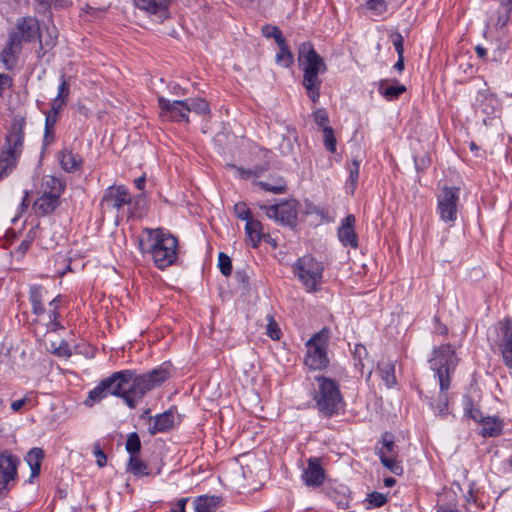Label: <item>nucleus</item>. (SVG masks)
I'll use <instances>...</instances> for the list:
<instances>
[{"mask_svg": "<svg viewBox=\"0 0 512 512\" xmlns=\"http://www.w3.org/2000/svg\"><path fill=\"white\" fill-rule=\"evenodd\" d=\"M459 360L455 348L450 343L441 344L432 350V356L428 362L434 372V377L438 380L439 395L436 401H428V403L438 415L446 416L448 414V390Z\"/></svg>", "mask_w": 512, "mask_h": 512, "instance_id": "nucleus-1", "label": "nucleus"}, {"mask_svg": "<svg viewBox=\"0 0 512 512\" xmlns=\"http://www.w3.org/2000/svg\"><path fill=\"white\" fill-rule=\"evenodd\" d=\"M138 249L148 257L159 270H165L178 260L179 242L168 230L158 227L142 229L138 238Z\"/></svg>", "mask_w": 512, "mask_h": 512, "instance_id": "nucleus-2", "label": "nucleus"}, {"mask_svg": "<svg viewBox=\"0 0 512 512\" xmlns=\"http://www.w3.org/2000/svg\"><path fill=\"white\" fill-rule=\"evenodd\" d=\"M35 40H39L38 57H42L45 52L43 51L38 19L33 16L18 18L15 25L9 30L5 47L0 53V60L5 69L9 71L15 69L22 51V45Z\"/></svg>", "mask_w": 512, "mask_h": 512, "instance_id": "nucleus-3", "label": "nucleus"}, {"mask_svg": "<svg viewBox=\"0 0 512 512\" xmlns=\"http://www.w3.org/2000/svg\"><path fill=\"white\" fill-rule=\"evenodd\" d=\"M119 373H126L125 381L122 383V399L126 405L134 409L139 400H141L147 392L160 386L165 382L170 373L166 368L158 367L144 374H137L133 370H122Z\"/></svg>", "mask_w": 512, "mask_h": 512, "instance_id": "nucleus-4", "label": "nucleus"}, {"mask_svg": "<svg viewBox=\"0 0 512 512\" xmlns=\"http://www.w3.org/2000/svg\"><path fill=\"white\" fill-rule=\"evenodd\" d=\"M298 61L303 71L302 85L306 90L307 96L315 104L320 98L322 84L319 74L326 72L327 65L310 42H303L299 46Z\"/></svg>", "mask_w": 512, "mask_h": 512, "instance_id": "nucleus-5", "label": "nucleus"}, {"mask_svg": "<svg viewBox=\"0 0 512 512\" xmlns=\"http://www.w3.org/2000/svg\"><path fill=\"white\" fill-rule=\"evenodd\" d=\"M25 119L15 116L0 149V181L8 177L17 167L23 152Z\"/></svg>", "mask_w": 512, "mask_h": 512, "instance_id": "nucleus-6", "label": "nucleus"}, {"mask_svg": "<svg viewBox=\"0 0 512 512\" xmlns=\"http://www.w3.org/2000/svg\"><path fill=\"white\" fill-rule=\"evenodd\" d=\"M318 390L313 399L316 407L325 416L339 413L342 408V397L335 380L323 376H317Z\"/></svg>", "mask_w": 512, "mask_h": 512, "instance_id": "nucleus-7", "label": "nucleus"}, {"mask_svg": "<svg viewBox=\"0 0 512 512\" xmlns=\"http://www.w3.org/2000/svg\"><path fill=\"white\" fill-rule=\"evenodd\" d=\"M125 375L127 374L117 371L109 377L102 379L96 387L88 392L87 398L83 402L84 405L91 408L109 395L122 398L123 390L121 385L125 381Z\"/></svg>", "mask_w": 512, "mask_h": 512, "instance_id": "nucleus-8", "label": "nucleus"}, {"mask_svg": "<svg viewBox=\"0 0 512 512\" xmlns=\"http://www.w3.org/2000/svg\"><path fill=\"white\" fill-rule=\"evenodd\" d=\"M460 188L455 186H444L436 195L437 214L441 221L454 226L458 216Z\"/></svg>", "mask_w": 512, "mask_h": 512, "instance_id": "nucleus-9", "label": "nucleus"}, {"mask_svg": "<svg viewBox=\"0 0 512 512\" xmlns=\"http://www.w3.org/2000/svg\"><path fill=\"white\" fill-rule=\"evenodd\" d=\"M294 273L309 292L316 291L322 280L323 266L311 255H304L294 265Z\"/></svg>", "mask_w": 512, "mask_h": 512, "instance_id": "nucleus-10", "label": "nucleus"}, {"mask_svg": "<svg viewBox=\"0 0 512 512\" xmlns=\"http://www.w3.org/2000/svg\"><path fill=\"white\" fill-rule=\"evenodd\" d=\"M20 458L9 450L0 452V500L8 496L18 478Z\"/></svg>", "mask_w": 512, "mask_h": 512, "instance_id": "nucleus-11", "label": "nucleus"}, {"mask_svg": "<svg viewBox=\"0 0 512 512\" xmlns=\"http://www.w3.org/2000/svg\"><path fill=\"white\" fill-rule=\"evenodd\" d=\"M307 354L305 365L311 370H321L328 366L327 339L321 332L316 333L306 342Z\"/></svg>", "mask_w": 512, "mask_h": 512, "instance_id": "nucleus-12", "label": "nucleus"}, {"mask_svg": "<svg viewBox=\"0 0 512 512\" xmlns=\"http://www.w3.org/2000/svg\"><path fill=\"white\" fill-rule=\"evenodd\" d=\"M132 201L128 189L124 185H112L105 189L100 201V207L103 212L117 210L119 211L125 205Z\"/></svg>", "mask_w": 512, "mask_h": 512, "instance_id": "nucleus-13", "label": "nucleus"}, {"mask_svg": "<svg viewBox=\"0 0 512 512\" xmlns=\"http://www.w3.org/2000/svg\"><path fill=\"white\" fill-rule=\"evenodd\" d=\"M162 115L173 122H188L189 109L185 100L170 101L163 96L158 97Z\"/></svg>", "mask_w": 512, "mask_h": 512, "instance_id": "nucleus-14", "label": "nucleus"}, {"mask_svg": "<svg viewBox=\"0 0 512 512\" xmlns=\"http://www.w3.org/2000/svg\"><path fill=\"white\" fill-rule=\"evenodd\" d=\"M259 207L265 212L268 218L273 219L276 222L284 225H294L296 223V210L291 204L287 202L271 206L260 205Z\"/></svg>", "mask_w": 512, "mask_h": 512, "instance_id": "nucleus-15", "label": "nucleus"}, {"mask_svg": "<svg viewBox=\"0 0 512 512\" xmlns=\"http://www.w3.org/2000/svg\"><path fill=\"white\" fill-rule=\"evenodd\" d=\"M302 479L307 486L319 487L325 480V471L319 458H310L304 469Z\"/></svg>", "mask_w": 512, "mask_h": 512, "instance_id": "nucleus-16", "label": "nucleus"}, {"mask_svg": "<svg viewBox=\"0 0 512 512\" xmlns=\"http://www.w3.org/2000/svg\"><path fill=\"white\" fill-rule=\"evenodd\" d=\"M354 368H358L361 376L368 381L374 369V361L368 356L365 346L357 344L354 347Z\"/></svg>", "mask_w": 512, "mask_h": 512, "instance_id": "nucleus-17", "label": "nucleus"}, {"mask_svg": "<svg viewBox=\"0 0 512 512\" xmlns=\"http://www.w3.org/2000/svg\"><path fill=\"white\" fill-rule=\"evenodd\" d=\"M502 337L499 342L505 365L512 369V321L507 320L501 326Z\"/></svg>", "mask_w": 512, "mask_h": 512, "instance_id": "nucleus-18", "label": "nucleus"}, {"mask_svg": "<svg viewBox=\"0 0 512 512\" xmlns=\"http://www.w3.org/2000/svg\"><path fill=\"white\" fill-rule=\"evenodd\" d=\"M405 91V85L400 84L396 79H382L378 85L379 94L388 101L397 100Z\"/></svg>", "mask_w": 512, "mask_h": 512, "instance_id": "nucleus-19", "label": "nucleus"}, {"mask_svg": "<svg viewBox=\"0 0 512 512\" xmlns=\"http://www.w3.org/2000/svg\"><path fill=\"white\" fill-rule=\"evenodd\" d=\"M376 454L381 457H399V448L395 443V436L391 432H384L376 446Z\"/></svg>", "mask_w": 512, "mask_h": 512, "instance_id": "nucleus-20", "label": "nucleus"}, {"mask_svg": "<svg viewBox=\"0 0 512 512\" xmlns=\"http://www.w3.org/2000/svg\"><path fill=\"white\" fill-rule=\"evenodd\" d=\"M58 161L61 168L67 173L80 170L83 164V158L68 148H64L58 153Z\"/></svg>", "mask_w": 512, "mask_h": 512, "instance_id": "nucleus-21", "label": "nucleus"}, {"mask_svg": "<svg viewBox=\"0 0 512 512\" xmlns=\"http://www.w3.org/2000/svg\"><path fill=\"white\" fill-rule=\"evenodd\" d=\"M152 419L153 423L148 427L151 435L167 432L174 425V413L171 409L154 416Z\"/></svg>", "mask_w": 512, "mask_h": 512, "instance_id": "nucleus-22", "label": "nucleus"}, {"mask_svg": "<svg viewBox=\"0 0 512 512\" xmlns=\"http://www.w3.org/2000/svg\"><path fill=\"white\" fill-rule=\"evenodd\" d=\"M480 424L482 428L479 434L484 437H497L503 432L504 422L498 416L481 417Z\"/></svg>", "mask_w": 512, "mask_h": 512, "instance_id": "nucleus-23", "label": "nucleus"}, {"mask_svg": "<svg viewBox=\"0 0 512 512\" xmlns=\"http://www.w3.org/2000/svg\"><path fill=\"white\" fill-rule=\"evenodd\" d=\"M47 290L38 284L31 285L29 288V302L32 306V313L36 316H41L45 313L46 309L44 306L45 296Z\"/></svg>", "mask_w": 512, "mask_h": 512, "instance_id": "nucleus-24", "label": "nucleus"}, {"mask_svg": "<svg viewBox=\"0 0 512 512\" xmlns=\"http://www.w3.org/2000/svg\"><path fill=\"white\" fill-rule=\"evenodd\" d=\"M60 205V197L54 194H43L34 202V210L39 215H49Z\"/></svg>", "mask_w": 512, "mask_h": 512, "instance_id": "nucleus-25", "label": "nucleus"}, {"mask_svg": "<svg viewBox=\"0 0 512 512\" xmlns=\"http://www.w3.org/2000/svg\"><path fill=\"white\" fill-rule=\"evenodd\" d=\"M134 5L150 14L157 15L161 19L168 18V7L164 2L157 0H133Z\"/></svg>", "mask_w": 512, "mask_h": 512, "instance_id": "nucleus-26", "label": "nucleus"}, {"mask_svg": "<svg viewBox=\"0 0 512 512\" xmlns=\"http://www.w3.org/2000/svg\"><path fill=\"white\" fill-rule=\"evenodd\" d=\"M221 503V496L200 495L194 500V509L195 512H216Z\"/></svg>", "mask_w": 512, "mask_h": 512, "instance_id": "nucleus-27", "label": "nucleus"}, {"mask_svg": "<svg viewBox=\"0 0 512 512\" xmlns=\"http://www.w3.org/2000/svg\"><path fill=\"white\" fill-rule=\"evenodd\" d=\"M61 301L62 295L59 294L49 302L51 309L49 312V322L47 323L48 331L55 332L63 329V325L60 322L61 314L59 311Z\"/></svg>", "mask_w": 512, "mask_h": 512, "instance_id": "nucleus-28", "label": "nucleus"}, {"mask_svg": "<svg viewBox=\"0 0 512 512\" xmlns=\"http://www.w3.org/2000/svg\"><path fill=\"white\" fill-rule=\"evenodd\" d=\"M245 233L251 246L257 248L264 236L262 223L253 218L246 223Z\"/></svg>", "mask_w": 512, "mask_h": 512, "instance_id": "nucleus-29", "label": "nucleus"}, {"mask_svg": "<svg viewBox=\"0 0 512 512\" xmlns=\"http://www.w3.org/2000/svg\"><path fill=\"white\" fill-rule=\"evenodd\" d=\"M43 459L44 451L42 448L34 447L27 453L25 460L31 470L30 478L39 476Z\"/></svg>", "mask_w": 512, "mask_h": 512, "instance_id": "nucleus-30", "label": "nucleus"}, {"mask_svg": "<svg viewBox=\"0 0 512 512\" xmlns=\"http://www.w3.org/2000/svg\"><path fill=\"white\" fill-rule=\"evenodd\" d=\"M126 470L135 477L149 476L152 473L147 463L142 461L139 455L129 457Z\"/></svg>", "mask_w": 512, "mask_h": 512, "instance_id": "nucleus-31", "label": "nucleus"}, {"mask_svg": "<svg viewBox=\"0 0 512 512\" xmlns=\"http://www.w3.org/2000/svg\"><path fill=\"white\" fill-rule=\"evenodd\" d=\"M338 238L344 246H352V214L347 215L338 228Z\"/></svg>", "mask_w": 512, "mask_h": 512, "instance_id": "nucleus-32", "label": "nucleus"}, {"mask_svg": "<svg viewBox=\"0 0 512 512\" xmlns=\"http://www.w3.org/2000/svg\"><path fill=\"white\" fill-rule=\"evenodd\" d=\"M379 373L381 379L384 381L388 388L393 387L397 381L395 376V365L388 361L379 365Z\"/></svg>", "mask_w": 512, "mask_h": 512, "instance_id": "nucleus-33", "label": "nucleus"}, {"mask_svg": "<svg viewBox=\"0 0 512 512\" xmlns=\"http://www.w3.org/2000/svg\"><path fill=\"white\" fill-rule=\"evenodd\" d=\"M44 192L61 197L65 190V184L54 176H47L43 182Z\"/></svg>", "mask_w": 512, "mask_h": 512, "instance_id": "nucleus-34", "label": "nucleus"}, {"mask_svg": "<svg viewBox=\"0 0 512 512\" xmlns=\"http://www.w3.org/2000/svg\"><path fill=\"white\" fill-rule=\"evenodd\" d=\"M414 166L418 174L424 173L431 165V156L428 151L422 150L413 153Z\"/></svg>", "mask_w": 512, "mask_h": 512, "instance_id": "nucleus-35", "label": "nucleus"}, {"mask_svg": "<svg viewBox=\"0 0 512 512\" xmlns=\"http://www.w3.org/2000/svg\"><path fill=\"white\" fill-rule=\"evenodd\" d=\"M279 52L276 54V62L284 67H290L294 62V57L289 49L286 40L282 41V44H277Z\"/></svg>", "mask_w": 512, "mask_h": 512, "instance_id": "nucleus-36", "label": "nucleus"}, {"mask_svg": "<svg viewBox=\"0 0 512 512\" xmlns=\"http://www.w3.org/2000/svg\"><path fill=\"white\" fill-rule=\"evenodd\" d=\"M255 184L264 191L272 192L274 194H283L287 190L286 182L281 177L276 178L272 184L265 181H258L255 182Z\"/></svg>", "mask_w": 512, "mask_h": 512, "instance_id": "nucleus-37", "label": "nucleus"}, {"mask_svg": "<svg viewBox=\"0 0 512 512\" xmlns=\"http://www.w3.org/2000/svg\"><path fill=\"white\" fill-rule=\"evenodd\" d=\"M189 113L194 112L198 115H206L210 112V107L208 102L203 98H192L186 99Z\"/></svg>", "mask_w": 512, "mask_h": 512, "instance_id": "nucleus-38", "label": "nucleus"}, {"mask_svg": "<svg viewBox=\"0 0 512 512\" xmlns=\"http://www.w3.org/2000/svg\"><path fill=\"white\" fill-rule=\"evenodd\" d=\"M379 459L381 464L394 475L401 476L404 473L402 461L399 460V457H381Z\"/></svg>", "mask_w": 512, "mask_h": 512, "instance_id": "nucleus-39", "label": "nucleus"}, {"mask_svg": "<svg viewBox=\"0 0 512 512\" xmlns=\"http://www.w3.org/2000/svg\"><path fill=\"white\" fill-rule=\"evenodd\" d=\"M387 503L386 495L380 492H371L367 495L366 499L363 501L366 509L379 508Z\"/></svg>", "mask_w": 512, "mask_h": 512, "instance_id": "nucleus-40", "label": "nucleus"}, {"mask_svg": "<svg viewBox=\"0 0 512 512\" xmlns=\"http://www.w3.org/2000/svg\"><path fill=\"white\" fill-rule=\"evenodd\" d=\"M125 448L130 454V457L137 456L139 454L141 450V441L136 432H132L128 435Z\"/></svg>", "mask_w": 512, "mask_h": 512, "instance_id": "nucleus-41", "label": "nucleus"}, {"mask_svg": "<svg viewBox=\"0 0 512 512\" xmlns=\"http://www.w3.org/2000/svg\"><path fill=\"white\" fill-rule=\"evenodd\" d=\"M365 7L376 16H382L387 12L388 6L385 0H367Z\"/></svg>", "mask_w": 512, "mask_h": 512, "instance_id": "nucleus-42", "label": "nucleus"}, {"mask_svg": "<svg viewBox=\"0 0 512 512\" xmlns=\"http://www.w3.org/2000/svg\"><path fill=\"white\" fill-rule=\"evenodd\" d=\"M262 34L266 38H273L277 44H282V41L285 40L282 31L274 25H265L262 28Z\"/></svg>", "mask_w": 512, "mask_h": 512, "instance_id": "nucleus-43", "label": "nucleus"}, {"mask_svg": "<svg viewBox=\"0 0 512 512\" xmlns=\"http://www.w3.org/2000/svg\"><path fill=\"white\" fill-rule=\"evenodd\" d=\"M267 326H266V334L272 340H279L281 337V330L278 326V323L275 321L274 317L271 314L267 315Z\"/></svg>", "mask_w": 512, "mask_h": 512, "instance_id": "nucleus-44", "label": "nucleus"}, {"mask_svg": "<svg viewBox=\"0 0 512 512\" xmlns=\"http://www.w3.org/2000/svg\"><path fill=\"white\" fill-rule=\"evenodd\" d=\"M323 139L326 149L332 153L336 151V138L332 127L324 126L323 128Z\"/></svg>", "mask_w": 512, "mask_h": 512, "instance_id": "nucleus-45", "label": "nucleus"}, {"mask_svg": "<svg viewBox=\"0 0 512 512\" xmlns=\"http://www.w3.org/2000/svg\"><path fill=\"white\" fill-rule=\"evenodd\" d=\"M218 267L224 276H230L232 273V261L231 258L224 252H220L218 255Z\"/></svg>", "mask_w": 512, "mask_h": 512, "instance_id": "nucleus-46", "label": "nucleus"}, {"mask_svg": "<svg viewBox=\"0 0 512 512\" xmlns=\"http://www.w3.org/2000/svg\"><path fill=\"white\" fill-rule=\"evenodd\" d=\"M234 212L239 219L245 220L246 223L253 219L251 210L244 202L236 203L234 205Z\"/></svg>", "mask_w": 512, "mask_h": 512, "instance_id": "nucleus-47", "label": "nucleus"}, {"mask_svg": "<svg viewBox=\"0 0 512 512\" xmlns=\"http://www.w3.org/2000/svg\"><path fill=\"white\" fill-rule=\"evenodd\" d=\"M38 225L31 228L27 234L25 235V238L21 241L19 244L18 250L22 253H25L30 248L32 242L34 241L36 234H37Z\"/></svg>", "mask_w": 512, "mask_h": 512, "instance_id": "nucleus-48", "label": "nucleus"}, {"mask_svg": "<svg viewBox=\"0 0 512 512\" xmlns=\"http://www.w3.org/2000/svg\"><path fill=\"white\" fill-rule=\"evenodd\" d=\"M306 213L307 215H315L316 219L318 220V223L330 222L333 220L331 217L327 215V212L316 206L309 205L307 207Z\"/></svg>", "mask_w": 512, "mask_h": 512, "instance_id": "nucleus-49", "label": "nucleus"}, {"mask_svg": "<svg viewBox=\"0 0 512 512\" xmlns=\"http://www.w3.org/2000/svg\"><path fill=\"white\" fill-rule=\"evenodd\" d=\"M58 117L59 115L55 114V113H52V112H48L46 114V118H45V132H44V139L47 140L48 139V134H52V130H54V127L58 121Z\"/></svg>", "mask_w": 512, "mask_h": 512, "instance_id": "nucleus-50", "label": "nucleus"}, {"mask_svg": "<svg viewBox=\"0 0 512 512\" xmlns=\"http://www.w3.org/2000/svg\"><path fill=\"white\" fill-rule=\"evenodd\" d=\"M70 94V85L65 78V75H61L60 84L58 86V93L55 98L62 99L68 101Z\"/></svg>", "mask_w": 512, "mask_h": 512, "instance_id": "nucleus-51", "label": "nucleus"}, {"mask_svg": "<svg viewBox=\"0 0 512 512\" xmlns=\"http://www.w3.org/2000/svg\"><path fill=\"white\" fill-rule=\"evenodd\" d=\"M313 119H314V122L322 129L324 128V126H328L327 125V123L329 122L328 113L324 108L315 110L313 112Z\"/></svg>", "mask_w": 512, "mask_h": 512, "instance_id": "nucleus-52", "label": "nucleus"}, {"mask_svg": "<svg viewBox=\"0 0 512 512\" xmlns=\"http://www.w3.org/2000/svg\"><path fill=\"white\" fill-rule=\"evenodd\" d=\"M233 167L238 171V174L242 179H248L251 177H259L261 175V173L263 172V169L259 168V167H256L254 169H244L242 167H236V166H233Z\"/></svg>", "mask_w": 512, "mask_h": 512, "instance_id": "nucleus-53", "label": "nucleus"}, {"mask_svg": "<svg viewBox=\"0 0 512 512\" xmlns=\"http://www.w3.org/2000/svg\"><path fill=\"white\" fill-rule=\"evenodd\" d=\"M33 394H34L33 392H30V393L26 394L22 399L13 401L11 403V409L14 412L20 411L24 405L31 403V401H32L31 396Z\"/></svg>", "mask_w": 512, "mask_h": 512, "instance_id": "nucleus-54", "label": "nucleus"}, {"mask_svg": "<svg viewBox=\"0 0 512 512\" xmlns=\"http://www.w3.org/2000/svg\"><path fill=\"white\" fill-rule=\"evenodd\" d=\"M94 455L96 457V462L99 467H104L107 464V456L103 452V450L100 448L99 445H96L94 447Z\"/></svg>", "mask_w": 512, "mask_h": 512, "instance_id": "nucleus-55", "label": "nucleus"}, {"mask_svg": "<svg viewBox=\"0 0 512 512\" xmlns=\"http://www.w3.org/2000/svg\"><path fill=\"white\" fill-rule=\"evenodd\" d=\"M394 48L399 55H404V39L400 33H397L393 38Z\"/></svg>", "mask_w": 512, "mask_h": 512, "instance_id": "nucleus-56", "label": "nucleus"}, {"mask_svg": "<svg viewBox=\"0 0 512 512\" xmlns=\"http://www.w3.org/2000/svg\"><path fill=\"white\" fill-rule=\"evenodd\" d=\"M67 102L68 101H66V100L54 98L52 103H51V109H50L49 112H52V113H55V114L59 115L61 110L66 106Z\"/></svg>", "mask_w": 512, "mask_h": 512, "instance_id": "nucleus-57", "label": "nucleus"}, {"mask_svg": "<svg viewBox=\"0 0 512 512\" xmlns=\"http://www.w3.org/2000/svg\"><path fill=\"white\" fill-rule=\"evenodd\" d=\"M236 281L241 284L244 288L249 285V276L244 270H237L235 273Z\"/></svg>", "mask_w": 512, "mask_h": 512, "instance_id": "nucleus-58", "label": "nucleus"}, {"mask_svg": "<svg viewBox=\"0 0 512 512\" xmlns=\"http://www.w3.org/2000/svg\"><path fill=\"white\" fill-rule=\"evenodd\" d=\"M508 48V45L505 44L503 46L499 45L497 47H495L492 51V61H501L502 60V56L504 54V52L507 50Z\"/></svg>", "mask_w": 512, "mask_h": 512, "instance_id": "nucleus-59", "label": "nucleus"}, {"mask_svg": "<svg viewBox=\"0 0 512 512\" xmlns=\"http://www.w3.org/2000/svg\"><path fill=\"white\" fill-rule=\"evenodd\" d=\"M13 86V79L7 74H0V91Z\"/></svg>", "mask_w": 512, "mask_h": 512, "instance_id": "nucleus-60", "label": "nucleus"}, {"mask_svg": "<svg viewBox=\"0 0 512 512\" xmlns=\"http://www.w3.org/2000/svg\"><path fill=\"white\" fill-rule=\"evenodd\" d=\"M189 498H181L176 504L171 508V512H186L185 506Z\"/></svg>", "mask_w": 512, "mask_h": 512, "instance_id": "nucleus-61", "label": "nucleus"}, {"mask_svg": "<svg viewBox=\"0 0 512 512\" xmlns=\"http://www.w3.org/2000/svg\"><path fill=\"white\" fill-rule=\"evenodd\" d=\"M475 52L477 54V56L485 61L488 60L487 58V49L485 47H483L482 45H477L475 47Z\"/></svg>", "mask_w": 512, "mask_h": 512, "instance_id": "nucleus-62", "label": "nucleus"}, {"mask_svg": "<svg viewBox=\"0 0 512 512\" xmlns=\"http://www.w3.org/2000/svg\"><path fill=\"white\" fill-rule=\"evenodd\" d=\"M469 416L475 421L480 423L481 417H484L482 415V412L479 409H470L469 410Z\"/></svg>", "mask_w": 512, "mask_h": 512, "instance_id": "nucleus-63", "label": "nucleus"}, {"mask_svg": "<svg viewBox=\"0 0 512 512\" xmlns=\"http://www.w3.org/2000/svg\"><path fill=\"white\" fill-rule=\"evenodd\" d=\"M338 507H341V508H347L349 506V502H350V498L349 496H343V497H340L339 499H335Z\"/></svg>", "mask_w": 512, "mask_h": 512, "instance_id": "nucleus-64", "label": "nucleus"}]
</instances>
